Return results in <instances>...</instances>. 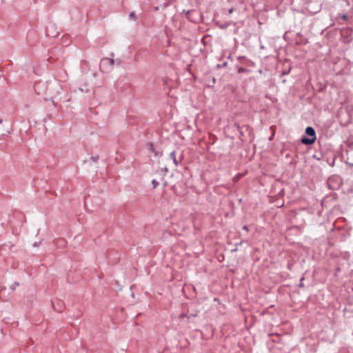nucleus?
<instances>
[{"mask_svg":"<svg viewBox=\"0 0 353 353\" xmlns=\"http://www.w3.org/2000/svg\"><path fill=\"white\" fill-rule=\"evenodd\" d=\"M342 184V179L339 176L334 175L327 180V185L330 189L337 190Z\"/></svg>","mask_w":353,"mask_h":353,"instance_id":"f257e3e1","label":"nucleus"},{"mask_svg":"<svg viewBox=\"0 0 353 353\" xmlns=\"http://www.w3.org/2000/svg\"><path fill=\"white\" fill-rule=\"evenodd\" d=\"M305 133L309 135L311 138H303L301 142L303 144L310 145L314 143L316 140L315 130L312 127H307L305 129Z\"/></svg>","mask_w":353,"mask_h":353,"instance_id":"f03ea898","label":"nucleus"},{"mask_svg":"<svg viewBox=\"0 0 353 353\" xmlns=\"http://www.w3.org/2000/svg\"><path fill=\"white\" fill-rule=\"evenodd\" d=\"M170 157L172 158V159L173 160L175 165H178V162L176 161V154H175V152L173 151L172 152H171L170 154Z\"/></svg>","mask_w":353,"mask_h":353,"instance_id":"7ed1b4c3","label":"nucleus"},{"mask_svg":"<svg viewBox=\"0 0 353 353\" xmlns=\"http://www.w3.org/2000/svg\"><path fill=\"white\" fill-rule=\"evenodd\" d=\"M152 183L154 188H155L159 185V183L155 179L152 180Z\"/></svg>","mask_w":353,"mask_h":353,"instance_id":"20e7f679","label":"nucleus"},{"mask_svg":"<svg viewBox=\"0 0 353 353\" xmlns=\"http://www.w3.org/2000/svg\"><path fill=\"white\" fill-rule=\"evenodd\" d=\"M130 17L134 20L136 19V15H135V14L134 12H131L130 14Z\"/></svg>","mask_w":353,"mask_h":353,"instance_id":"39448f33","label":"nucleus"},{"mask_svg":"<svg viewBox=\"0 0 353 353\" xmlns=\"http://www.w3.org/2000/svg\"><path fill=\"white\" fill-rule=\"evenodd\" d=\"M185 316H186V315L184 314H181L179 315V318L180 319L184 318Z\"/></svg>","mask_w":353,"mask_h":353,"instance_id":"423d86ee","label":"nucleus"},{"mask_svg":"<svg viewBox=\"0 0 353 353\" xmlns=\"http://www.w3.org/2000/svg\"><path fill=\"white\" fill-rule=\"evenodd\" d=\"M243 230H245V231H247V232L248 231V227H247V226H243Z\"/></svg>","mask_w":353,"mask_h":353,"instance_id":"0eeeda50","label":"nucleus"},{"mask_svg":"<svg viewBox=\"0 0 353 353\" xmlns=\"http://www.w3.org/2000/svg\"><path fill=\"white\" fill-rule=\"evenodd\" d=\"M275 128H276L275 125H273V126H271L270 128L272 130H274Z\"/></svg>","mask_w":353,"mask_h":353,"instance_id":"6e6552de","label":"nucleus"},{"mask_svg":"<svg viewBox=\"0 0 353 353\" xmlns=\"http://www.w3.org/2000/svg\"><path fill=\"white\" fill-rule=\"evenodd\" d=\"M229 12H230V13L232 12V10L230 9Z\"/></svg>","mask_w":353,"mask_h":353,"instance_id":"1a4fd4ad","label":"nucleus"},{"mask_svg":"<svg viewBox=\"0 0 353 353\" xmlns=\"http://www.w3.org/2000/svg\"><path fill=\"white\" fill-rule=\"evenodd\" d=\"M352 165H353V164H352Z\"/></svg>","mask_w":353,"mask_h":353,"instance_id":"9d476101","label":"nucleus"}]
</instances>
